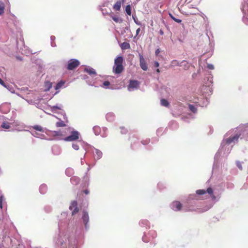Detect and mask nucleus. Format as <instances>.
<instances>
[{"label":"nucleus","mask_w":248,"mask_h":248,"mask_svg":"<svg viewBox=\"0 0 248 248\" xmlns=\"http://www.w3.org/2000/svg\"><path fill=\"white\" fill-rule=\"evenodd\" d=\"M124 58L122 56H119L115 58L114 61V65L113 66L112 71L115 74L122 73L124 71V67L123 66Z\"/></svg>","instance_id":"f257e3e1"},{"label":"nucleus","mask_w":248,"mask_h":248,"mask_svg":"<svg viewBox=\"0 0 248 248\" xmlns=\"http://www.w3.org/2000/svg\"><path fill=\"white\" fill-rule=\"evenodd\" d=\"M80 64V62L77 59H70L67 62V69L72 70L78 67Z\"/></svg>","instance_id":"f03ea898"},{"label":"nucleus","mask_w":248,"mask_h":248,"mask_svg":"<svg viewBox=\"0 0 248 248\" xmlns=\"http://www.w3.org/2000/svg\"><path fill=\"white\" fill-rule=\"evenodd\" d=\"M79 133L77 131H72L71 135L64 139L66 141H73L78 139Z\"/></svg>","instance_id":"7ed1b4c3"},{"label":"nucleus","mask_w":248,"mask_h":248,"mask_svg":"<svg viewBox=\"0 0 248 248\" xmlns=\"http://www.w3.org/2000/svg\"><path fill=\"white\" fill-rule=\"evenodd\" d=\"M139 86V82L135 80H131L129 81V84L128 86V89L131 91L132 89H137Z\"/></svg>","instance_id":"20e7f679"},{"label":"nucleus","mask_w":248,"mask_h":248,"mask_svg":"<svg viewBox=\"0 0 248 248\" xmlns=\"http://www.w3.org/2000/svg\"><path fill=\"white\" fill-rule=\"evenodd\" d=\"M206 193H208L210 195H213V189L211 187L208 188L207 190H203V189H199L196 191V193L199 195H204Z\"/></svg>","instance_id":"39448f33"},{"label":"nucleus","mask_w":248,"mask_h":248,"mask_svg":"<svg viewBox=\"0 0 248 248\" xmlns=\"http://www.w3.org/2000/svg\"><path fill=\"white\" fill-rule=\"evenodd\" d=\"M140 68H141L143 71H146L148 69L145 60L142 55H140Z\"/></svg>","instance_id":"423d86ee"},{"label":"nucleus","mask_w":248,"mask_h":248,"mask_svg":"<svg viewBox=\"0 0 248 248\" xmlns=\"http://www.w3.org/2000/svg\"><path fill=\"white\" fill-rule=\"evenodd\" d=\"M240 135H235L234 136L230 137V138L226 140V143L227 144H230L232 142H237Z\"/></svg>","instance_id":"0eeeda50"},{"label":"nucleus","mask_w":248,"mask_h":248,"mask_svg":"<svg viewBox=\"0 0 248 248\" xmlns=\"http://www.w3.org/2000/svg\"><path fill=\"white\" fill-rule=\"evenodd\" d=\"M172 207L173 210L175 211H180L182 208V204L178 201L173 202Z\"/></svg>","instance_id":"6e6552de"},{"label":"nucleus","mask_w":248,"mask_h":248,"mask_svg":"<svg viewBox=\"0 0 248 248\" xmlns=\"http://www.w3.org/2000/svg\"><path fill=\"white\" fill-rule=\"evenodd\" d=\"M82 219L83 221V222H84V224L85 227H87V224H88V223L89 222V215L88 213L86 212H83V216H82Z\"/></svg>","instance_id":"1a4fd4ad"},{"label":"nucleus","mask_w":248,"mask_h":248,"mask_svg":"<svg viewBox=\"0 0 248 248\" xmlns=\"http://www.w3.org/2000/svg\"><path fill=\"white\" fill-rule=\"evenodd\" d=\"M121 1H118L116 2L115 4H114V5L113 6V10L115 11H119L121 10Z\"/></svg>","instance_id":"9d476101"},{"label":"nucleus","mask_w":248,"mask_h":248,"mask_svg":"<svg viewBox=\"0 0 248 248\" xmlns=\"http://www.w3.org/2000/svg\"><path fill=\"white\" fill-rule=\"evenodd\" d=\"M85 71L86 72V73H88V74L90 75H96V72L92 68H86Z\"/></svg>","instance_id":"9b49d317"},{"label":"nucleus","mask_w":248,"mask_h":248,"mask_svg":"<svg viewBox=\"0 0 248 248\" xmlns=\"http://www.w3.org/2000/svg\"><path fill=\"white\" fill-rule=\"evenodd\" d=\"M1 127L2 128L8 129L10 128V124L7 122H3L1 125Z\"/></svg>","instance_id":"f8f14e48"},{"label":"nucleus","mask_w":248,"mask_h":248,"mask_svg":"<svg viewBox=\"0 0 248 248\" xmlns=\"http://www.w3.org/2000/svg\"><path fill=\"white\" fill-rule=\"evenodd\" d=\"M121 49H130V44L127 42H124L121 44Z\"/></svg>","instance_id":"ddd939ff"},{"label":"nucleus","mask_w":248,"mask_h":248,"mask_svg":"<svg viewBox=\"0 0 248 248\" xmlns=\"http://www.w3.org/2000/svg\"><path fill=\"white\" fill-rule=\"evenodd\" d=\"M67 122V120H66L65 122H63L62 121H60L56 123V126L58 127H65L66 126V124H65V123Z\"/></svg>","instance_id":"4468645a"},{"label":"nucleus","mask_w":248,"mask_h":248,"mask_svg":"<svg viewBox=\"0 0 248 248\" xmlns=\"http://www.w3.org/2000/svg\"><path fill=\"white\" fill-rule=\"evenodd\" d=\"M76 208H78L77 202L74 201L72 202L71 205H70L69 209L72 210L73 209H75Z\"/></svg>","instance_id":"2eb2a0df"},{"label":"nucleus","mask_w":248,"mask_h":248,"mask_svg":"<svg viewBox=\"0 0 248 248\" xmlns=\"http://www.w3.org/2000/svg\"><path fill=\"white\" fill-rule=\"evenodd\" d=\"M161 104L162 106L164 107H168L169 106V102H168L167 99H162L161 100Z\"/></svg>","instance_id":"dca6fc26"},{"label":"nucleus","mask_w":248,"mask_h":248,"mask_svg":"<svg viewBox=\"0 0 248 248\" xmlns=\"http://www.w3.org/2000/svg\"><path fill=\"white\" fill-rule=\"evenodd\" d=\"M4 12V4L3 2L0 1V15H2Z\"/></svg>","instance_id":"f3484780"},{"label":"nucleus","mask_w":248,"mask_h":248,"mask_svg":"<svg viewBox=\"0 0 248 248\" xmlns=\"http://www.w3.org/2000/svg\"><path fill=\"white\" fill-rule=\"evenodd\" d=\"M64 84V82L63 81H61L58 82L57 84H56L55 86V89L56 90H59L61 88L62 86H63Z\"/></svg>","instance_id":"a211bd4d"},{"label":"nucleus","mask_w":248,"mask_h":248,"mask_svg":"<svg viewBox=\"0 0 248 248\" xmlns=\"http://www.w3.org/2000/svg\"><path fill=\"white\" fill-rule=\"evenodd\" d=\"M184 66V69H188L189 68V65L187 62L186 61H183L181 62L180 66Z\"/></svg>","instance_id":"6ab92c4d"},{"label":"nucleus","mask_w":248,"mask_h":248,"mask_svg":"<svg viewBox=\"0 0 248 248\" xmlns=\"http://www.w3.org/2000/svg\"><path fill=\"white\" fill-rule=\"evenodd\" d=\"M125 12L127 15L129 16L131 15V7H130V5L126 6Z\"/></svg>","instance_id":"aec40b11"},{"label":"nucleus","mask_w":248,"mask_h":248,"mask_svg":"<svg viewBox=\"0 0 248 248\" xmlns=\"http://www.w3.org/2000/svg\"><path fill=\"white\" fill-rule=\"evenodd\" d=\"M111 17L112 18V20H113V21H115V22L116 23L122 22V19L118 16H111Z\"/></svg>","instance_id":"412c9836"},{"label":"nucleus","mask_w":248,"mask_h":248,"mask_svg":"<svg viewBox=\"0 0 248 248\" xmlns=\"http://www.w3.org/2000/svg\"><path fill=\"white\" fill-rule=\"evenodd\" d=\"M188 108L189 110L193 113H196L197 111V108L195 107L194 106L189 104L188 106Z\"/></svg>","instance_id":"4be33fe9"},{"label":"nucleus","mask_w":248,"mask_h":248,"mask_svg":"<svg viewBox=\"0 0 248 248\" xmlns=\"http://www.w3.org/2000/svg\"><path fill=\"white\" fill-rule=\"evenodd\" d=\"M33 128L37 131H43V128L39 125H36L33 126Z\"/></svg>","instance_id":"5701e85b"},{"label":"nucleus","mask_w":248,"mask_h":248,"mask_svg":"<svg viewBox=\"0 0 248 248\" xmlns=\"http://www.w3.org/2000/svg\"><path fill=\"white\" fill-rule=\"evenodd\" d=\"M170 17H171L172 19H173V21H174L176 22H177L178 23H180L181 22V20L179 19L176 18L174 17L171 14H170Z\"/></svg>","instance_id":"b1692460"},{"label":"nucleus","mask_w":248,"mask_h":248,"mask_svg":"<svg viewBox=\"0 0 248 248\" xmlns=\"http://www.w3.org/2000/svg\"><path fill=\"white\" fill-rule=\"evenodd\" d=\"M170 65H171L172 66H180V64H179V62L177 61L174 60L171 62V64H170Z\"/></svg>","instance_id":"393cba45"},{"label":"nucleus","mask_w":248,"mask_h":248,"mask_svg":"<svg viewBox=\"0 0 248 248\" xmlns=\"http://www.w3.org/2000/svg\"><path fill=\"white\" fill-rule=\"evenodd\" d=\"M53 135L54 136H62V133L61 132V131H53Z\"/></svg>","instance_id":"a878e982"},{"label":"nucleus","mask_w":248,"mask_h":248,"mask_svg":"<svg viewBox=\"0 0 248 248\" xmlns=\"http://www.w3.org/2000/svg\"><path fill=\"white\" fill-rule=\"evenodd\" d=\"M72 211V215L74 216L78 213V208H74V209H73V210Z\"/></svg>","instance_id":"bb28decb"},{"label":"nucleus","mask_w":248,"mask_h":248,"mask_svg":"<svg viewBox=\"0 0 248 248\" xmlns=\"http://www.w3.org/2000/svg\"><path fill=\"white\" fill-rule=\"evenodd\" d=\"M4 199V196L3 195H1L0 197V209H2V201Z\"/></svg>","instance_id":"cd10ccee"},{"label":"nucleus","mask_w":248,"mask_h":248,"mask_svg":"<svg viewBox=\"0 0 248 248\" xmlns=\"http://www.w3.org/2000/svg\"><path fill=\"white\" fill-rule=\"evenodd\" d=\"M104 87H107L110 85V82L108 81H105L103 83Z\"/></svg>","instance_id":"c85d7f7f"},{"label":"nucleus","mask_w":248,"mask_h":248,"mask_svg":"<svg viewBox=\"0 0 248 248\" xmlns=\"http://www.w3.org/2000/svg\"><path fill=\"white\" fill-rule=\"evenodd\" d=\"M73 148H74L76 150H78L79 149L78 145V144H72Z\"/></svg>","instance_id":"c756f323"},{"label":"nucleus","mask_w":248,"mask_h":248,"mask_svg":"<svg viewBox=\"0 0 248 248\" xmlns=\"http://www.w3.org/2000/svg\"><path fill=\"white\" fill-rule=\"evenodd\" d=\"M0 84L2 86H5L4 82L0 78Z\"/></svg>","instance_id":"7c9ffc66"},{"label":"nucleus","mask_w":248,"mask_h":248,"mask_svg":"<svg viewBox=\"0 0 248 248\" xmlns=\"http://www.w3.org/2000/svg\"><path fill=\"white\" fill-rule=\"evenodd\" d=\"M208 68L210 69H213L214 68V66L213 65L209 64H208Z\"/></svg>","instance_id":"2f4dec72"},{"label":"nucleus","mask_w":248,"mask_h":248,"mask_svg":"<svg viewBox=\"0 0 248 248\" xmlns=\"http://www.w3.org/2000/svg\"><path fill=\"white\" fill-rule=\"evenodd\" d=\"M53 109H62L61 107L57 106L53 107Z\"/></svg>","instance_id":"473e14b6"},{"label":"nucleus","mask_w":248,"mask_h":248,"mask_svg":"<svg viewBox=\"0 0 248 248\" xmlns=\"http://www.w3.org/2000/svg\"><path fill=\"white\" fill-rule=\"evenodd\" d=\"M159 65V64L158 62H154V66H155V67H158Z\"/></svg>","instance_id":"72a5a7b5"},{"label":"nucleus","mask_w":248,"mask_h":248,"mask_svg":"<svg viewBox=\"0 0 248 248\" xmlns=\"http://www.w3.org/2000/svg\"><path fill=\"white\" fill-rule=\"evenodd\" d=\"M133 18H134V22L135 23V24H137V25H140V22H138V21L136 20V19H135L134 17H133Z\"/></svg>","instance_id":"f704fd0d"},{"label":"nucleus","mask_w":248,"mask_h":248,"mask_svg":"<svg viewBox=\"0 0 248 248\" xmlns=\"http://www.w3.org/2000/svg\"><path fill=\"white\" fill-rule=\"evenodd\" d=\"M83 193H84L86 195H88L89 193V191H88V190L86 189L83 191Z\"/></svg>","instance_id":"c9c22d12"},{"label":"nucleus","mask_w":248,"mask_h":248,"mask_svg":"<svg viewBox=\"0 0 248 248\" xmlns=\"http://www.w3.org/2000/svg\"><path fill=\"white\" fill-rule=\"evenodd\" d=\"M140 28H138L137 29V31H136V33H137V35H138L140 32Z\"/></svg>","instance_id":"e433bc0d"},{"label":"nucleus","mask_w":248,"mask_h":248,"mask_svg":"<svg viewBox=\"0 0 248 248\" xmlns=\"http://www.w3.org/2000/svg\"><path fill=\"white\" fill-rule=\"evenodd\" d=\"M159 33L160 35H161L164 34V32L161 30H159Z\"/></svg>","instance_id":"4c0bfd02"},{"label":"nucleus","mask_w":248,"mask_h":248,"mask_svg":"<svg viewBox=\"0 0 248 248\" xmlns=\"http://www.w3.org/2000/svg\"><path fill=\"white\" fill-rule=\"evenodd\" d=\"M159 53V49H158L157 50H156L155 51V54H156V55H158V53Z\"/></svg>","instance_id":"58836bf2"},{"label":"nucleus","mask_w":248,"mask_h":248,"mask_svg":"<svg viewBox=\"0 0 248 248\" xmlns=\"http://www.w3.org/2000/svg\"><path fill=\"white\" fill-rule=\"evenodd\" d=\"M156 72H157V73H159V72H160V71H159V69H156Z\"/></svg>","instance_id":"ea45409f"},{"label":"nucleus","mask_w":248,"mask_h":248,"mask_svg":"<svg viewBox=\"0 0 248 248\" xmlns=\"http://www.w3.org/2000/svg\"><path fill=\"white\" fill-rule=\"evenodd\" d=\"M238 168H239L240 169L242 170V168L241 166H238Z\"/></svg>","instance_id":"a19ab883"},{"label":"nucleus","mask_w":248,"mask_h":248,"mask_svg":"<svg viewBox=\"0 0 248 248\" xmlns=\"http://www.w3.org/2000/svg\"><path fill=\"white\" fill-rule=\"evenodd\" d=\"M101 154H102V153H100L98 154V155H101Z\"/></svg>","instance_id":"79ce46f5"},{"label":"nucleus","mask_w":248,"mask_h":248,"mask_svg":"<svg viewBox=\"0 0 248 248\" xmlns=\"http://www.w3.org/2000/svg\"><path fill=\"white\" fill-rule=\"evenodd\" d=\"M101 154H102V153H100L98 154V155H101Z\"/></svg>","instance_id":"37998d69"},{"label":"nucleus","mask_w":248,"mask_h":248,"mask_svg":"<svg viewBox=\"0 0 248 248\" xmlns=\"http://www.w3.org/2000/svg\"><path fill=\"white\" fill-rule=\"evenodd\" d=\"M213 198H215V196H214V195H213Z\"/></svg>","instance_id":"c03bdc74"}]
</instances>
